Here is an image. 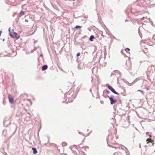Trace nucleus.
<instances>
[{
    "label": "nucleus",
    "mask_w": 155,
    "mask_h": 155,
    "mask_svg": "<svg viewBox=\"0 0 155 155\" xmlns=\"http://www.w3.org/2000/svg\"><path fill=\"white\" fill-rule=\"evenodd\" d=\"M114 155H128L127 154V152L123 150L120 152H117L115 153Z\"/></svg>",
    "instance_id": "1"
},
{
    "label": "nucleus",
    "mask_w": 155,
    "mask_h": 155,
    "mask_svg": "<svg viewBox=\"0 0 155 155\" xmlns=\"http://www.w3.org/2000/svg\"><path fill=\"white\" fill-rule=\"evenodd\" d=\"M10 28H9V29H8V31L9 32V34L10 36L12 38H16L17 39H18V38L17 37V33L14 32L13 30H12V31L14 32V35H13L12 34H11V32H10Z\"/></svg>",
    "instance_id": "2"
},
{
    "label": "nucleus",
    "mask_w": 155,
    "mask_h": 155,
    "mask_svg": "<svg viewBox=\"0 0 155 155\" xmlns=\"http://www.w3.org/2000/svg\"><path fill=\"white\" fill-rule=\"evenodd\" d=\"M108 96L110 101L111 104H113L117 101L116 100H114V96L111 95L110 97Z\"/></svg>",
    "instance_id": "3"
},
{
    "label": "nucleus",
    "mask_w": 155,
    "mask_h": 155,
    "mask_svg": "<svg viewBox=\"0 0 155 155\" xmlns=\"http://www.w3.org/2000/svg\"><path fill=\"white\" fill-rule=\"evenodd\" d=\"M108 88L113 93H114L116 94H119L117 93L115 90L111 86L109 85H108Z\"/></svg>",
    "instance_id": "4"
},
{
    "label": "nucleus",
    "mask_w": 155,
    "mask_h": 155,
    "mask_svg": "<svg viewBox=\"0 0 155 155\" xmlns=\"http://www.w3.org/2000/svg\"><path fill=\"white\" fill-rule=\"evenodd\" d=\"M8 99L9 102L11 103L12 104L13 103V101H14L13 98L12 97H10L9 95L8 96Z\"/></svg>",
    "instance_id": "5"
},
{
    "label": "nucleus",
    "mask_w": 155,
    "mask_h": 155,
    "mask_svg": "<svg viewBox=\"0 0 155 155\" xmlns=\"http://www.w3.org/2000/svg\"><path fill=\"white\" fill-rule=\"evenodd\" d=\"M48 66L46 65H45L42 67V70L43 71H44L46 70L48 68Z\"/></svg>",
    "instance_id": "6"
},
{
    "label": "nucleus",
    "mask_w": 155,
    "mask_h": 155,
    "mask_svg": "<svg viewBox=\"0 0 155 155\" xmlns=\"http://www.w3.org/2000/svg\"><path fill=\"white\" fill-rule=\"evenodd\" d=\"M32 149L33 150V153L34 154H35L37 153V151L36 148L33 147Z\"/></svg>",
    "instance_id": "7"
},
{
    "label": "nucleus",
    "mask_w": 155,
    "mask_h": 155,
    "mask_svg": "<svg viewBox=\"0 0 155 155\" xmlns=\"http://www.w3.org/2000/svg\"><path fill=\"white\" fill-rule=\"evenodd\" d=\"M24 14H25L24 12V11H21L20 12V13H19V17H21L22 16L24 15Z\"/></svg>",
    "instance_id": "8"
},
{
    "label": "nucleus",
    "mask_w": 155,
    "mask_h": 155,
    "mask_svg": "<svg viewBox=\"0 0 155 155\" xmlns=\"http://www.w3.org/2000/svg\"><path fill=\"white\" fill-rule=\"evenodd\" d=\"M119 71L118 70H115L113 72H112L111 74V75H114L116 73H118Z\"/></svg>",
    "instance_id": "9"
},
{
    "label": "nucleus",
    "mask_w": 155,
    "mask_h": 155,
    "mask_svg": "<svg viewBox=\"0 0 155 155\" xmlns=\"http://www.w3.org/2000/svg\"><path fill=\"white\" fill-rule=\"evenodd\" d=\"M70 94H69V95H68V96H68V94H67V97H68V101L69 102H72V98H71H71H70V99H69L68 98L69 97V95Z\"/></svg>",
    "instance_id": "10"
},
{
    "label": "nucleus",
    "mask_w": 155,
    "mask_h": 155,
    "mask_svg": "<svg viewBox=\"0 0 155 155\" xmlns=\"http://www.w3.org/2000/svg\"><path fill=\"white\" fill-rule=\"evenodd\" d=\"M146 141L147 142V143H148L149 142H150L152 143L153 142V140H151V139H149V138L147 139L146 140Z\"/></svg>",
    "instance_id": "11"
},
{
    "label": "nucleus",
    "mask_w": 155,
    "mask_h": 155,
    "mask_svg": "<svg viewBox=\"0 0 155 155\" xmlns=\"http://www.w3.org/2000/svg\"><path fill=\"white\" fill-rule=\"evenodd\" d=\"M94 38V36L93 35H91L90 38V40L91 41H93V39Z\"/></svg>",
    "instance_id": "12"
},
{
    "label": "nucleus",
    "mask_w": 155,
    "mask_h": 155,
    "mask_svg": "<svg viewBox=\"0 0 155 155\" xmlns=\"http://www.w3.org/2000/svg\"><path fill=\"white\" fill-rule=\"evenodd\" d=\"M81 26H79V25H77L76 26L75 28H77V29H78V28H81Z\"/></svg>",
    "instance_id": "13"
},
{
    "label": "nucleus",
    "mask_w": 155,
    "mask_h": 155,
    "mask_svg": "<svg viewBox=\"0 0 155 155\" xmlns=\"http://www.w3.org/2000/svg\"><path fill=\"white\" fill-rule=\"evenodd\" d=\"M99 33L100 34H101L102 36H103V32L102 31H99Z\"/></svg>",
    "instance_id": "14"
},
{
    "label": "nucleus",
    "mask_w": 155,
    "mask_h": 155,
    "mask_svg": "<svg viewBox=\"0 0 155 155\" xmlns=\"http://www.w3.org/2000/svg\"><path fill=\"white\" fill-rule=\"evenodd\" d=\"M138 91L140 92H141L142 93V94L143 95H144V92L143 91L140 90H138Z\"/></svg>",
    "instance_id": "15"
},
{
    "label": "nucleus",
    "mask_w": 155,
    "mask_h": 155,
    "mask_svg": "<svg viewBox=\"0 0 155 155\" xmlns=\"http://www.w3.org/2000/svg\"><path fill=\"white\" fill-rule=\"evenodd\" d=\"M6 121H4L3 122V125L5 127H7L8 126V125H5V123L6 122Z\"/></svg>",
    "instance_id": "16"
},
{
    "label": "nucleus",
    "mask_w": 155,
    "mask_h": 155,
    "mask_svg": "<svg viewBox=\"0 0 155 155\" xmlns=\"http://www.w3.org/2000/svg\"><path fill=\"white\" fill-rule=\"evenodd\" d=\"M67 145V144L66 143H62V145L63 146H66Z\"/></svg>",
    "instance_id": "17"
},
{
    "label": "nucleus",
    "mask_w": 155,
    "mask_h": 155,
    "mask_svg": "<svg viewBox=\"0 0 155 155\" xmlns=\"http://www.w3.org/2000/svg\"><path fill=\"white\" fill-rule=\"evenodd\" d=\"M80 55V53H78L77 54V56L78 57Z\"/></svg>",
    "instance_id": "18"
},
{
    "label": "nucleus",
    "mask_w": 155,
    "mask_h": 155,
    "mask_svg": "<svg viewBox=\"0 0 155 155\" xmlns=\"http://www.w3.org/2000/svg\"><path fill=\"white\" fill-rule=\"evenodd\" d=\"M125 51H127V50H128V51H130V49H129V48H126V49H125Z\"/></svg>",
    "instance_id": "19"
},
{
    "label": "nucleus",
    "mask_w": 155,
    "mask_h": 155,
    "mask_svg": "<svg viewBox=\"0 0 155 155\" xmlns=\"http://www.w3.org/2000/svg\"><path fill=\"white\" fill-rule=\"evenodd\" d=\"M106 92L107 93V94H109L110 93V92L109 91H108V90H107L106 91Z\"/></svg>",
    "instance_id": "20"
},
{
    "label": "nucleus",
    "mask_w": 155,
    "mask_h": 155,
    "mask_svg": "<svg viewBox=\"0 0 155 155\" xmlns=\"http://www.w3.org/2000/svg\"><path fill=\"white\" fill-rule=\"evenodd\" d=\"M101 104H103V103H104V102H103V101H101Z\"/></svg>",
    "instance_id": "21"
},
{
    "label": "nucleus",
    "mask_w": 155,
    "mask_h": 155,
    "mask_svg": "<svg viewBox=\"0 0 155 155\" xmlns=\"http://www.w3.org/2000/svg\"><path fill=\"white\" fill-rule=\"evenodd\" d=\"M78 133L80 134H82V133L81 132H79Z\"/></svg>",
    "instance_id": "22"
},
{
    "label": "nucleus",
    "mask_w": 155,
    "mask_h": 155,
    "mask_svg": "<svg viewBox=\"0 0 155 155\" xmlns=\"http://www.w3.org/2000/svg\"><path fill=\"white\" fill-rule=\"evenodd\" d=\"M25 22H28V20H27V19H26V20H25Z\"/></svg>",
    "instance_id": "23"
},
{
    "label": "nucleus",
    "mask_w": 155,
    "mask_h": 155,
    "mask_svg": "<svg viewBox=\"0 0 155 155\" xmlns=\"http://www.w3.org/2000/svg\"><path fill=\"white\" fill-rule=\"evenodd\" d=\"M2 33V31H0V36H1V33Z\"/></svg>",
    "instance_id": "24"
},
{
    "label": "nucleus",
    "mask_w": 155,
    "mask_h": 155,
    "mask_svg": "<svg viewBox=\"0 0 155 155\" xmlns=\"http://www.w3.org/2000/svg\"><path fill=\"white\" fill-rule=\"evenodd\" d=\"M149 134V133L148 132H147L146 133V134L147 135H148Z\"/></svg>",
    "instance_id": "25"
},
{
    "label": "nucleus",
    "mask_w": 155,
    "mask_h": 155,
    "mask_svg": "<svg viewBox=\"0 0 155 155\" xmlns=\"http://www.w3.org/2000/svg\"><path fill=\"white\" fill-rule=\"evenodd\" d=\"M151 137H152L151 135H149V137H150V138Z\"/></svg>",
    "instance_id": "26"
},
{
    "label": "nucleus",
    "mask_w": 155,
    "mask_h": 155,
    "mask_svg": "<svg viewBox=\"0 0 155 155\" xmlns=\"http://www.w3.org/2000/svg\"><path fill=\"white\" fill-rule=\"evenodd\" d=\"M128 21V20H125V22H127V21Z\"/></svg>",
    "instance_id": "27"
},
{
    "label": "nucleus",
    "mask_w": 155,
    "mask_h": 155,
    "mask_svg": "<svg viewBox=\"0 0 155 155\" xmlns=\"http://www.w3.org/2000/svg\"><path fill=\"white\" fill-rule=\"evenodd\" d=\"M4 41V39L3 40V41Z\"/></svg>",
    "instance_id": "28"
},
{
    "label": "nucleus",
    "mask_w": 155,
    "mask_h": 155,
    "mask_svg": "<svg viewBox=\"0 0 155 155\" xmlns=\"http://www.w3.org/2000/svg\"><path fill=\"white\" fill-rule=\"evenodd\" d=\"M71 95L72 96V94H71Z\"/></svg>",
    "instance_id": "29"
}]
</instances>
